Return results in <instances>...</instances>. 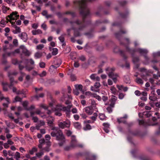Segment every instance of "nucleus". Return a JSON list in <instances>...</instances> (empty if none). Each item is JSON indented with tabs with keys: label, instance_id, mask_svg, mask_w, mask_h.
<instances>
[{
	"label": "nucleus",
	"instance_id": "obj_33",
	"mask_svg": "<svg viewBox=\"0 0 160 160\" xmlns=\"http://www.w3.org/2000/svg\"><path fill=\"white\" fill-rule=\"evenodd\" d=\"M37 151V149L35 147H33L32 149L29 151V153L31 155H33L34 152Z\"/></svg>",
	"mask_w": 160,
	"mask_h": 160
},
{
	"label": "nucleus",
	"instance_id": "obj_49",
	"mask_svg": "<svg viewBox=\"0 0 160 160\" xmlns=\"http://www.w3.org/2000/svg\"><path fill=\"white\" fill-rule=\"evenodd\" d=\"M58 39L62 43L64 42L65 39L64 37L62 35L61 36L58 38Z\"/></svg>",
	"mask_w": 160,
	"mask_h": 160
},
{
	"label": "nucleus",
	"instance_id": "obj_63",
	"mask_svg": "<svg viewBox=\"0 0 160 160\" xmlns=\"http://www.w3.org/2000/svg\"><path fill=\"white\" fill-rule=\"evenodd\" d=\"M32 119L34 122H37L38 120L37 117H32Z\"/></svg>",
	"mask_w": 160,
	"mask_h": 160
},
{
	"label": "nucleus",
	"instance_id": "obj_37",
	"mask_svg": "<svg viewBox=\"0 0 160 160\" xmlns=\"http://www.w3.org/2000/svg\"><path fill=\"white\" fill-rule=\"evenodd\" d=\"M118 2L119 4L122 6L124 5L127 3V2L124 0H119Z\"/></svg>",
	"mask_w": 160,
	"mask_h": 160
},
{
	"label": "nucleus",
	"instance_id": "obj_50",
	"mask_svg": "<svg viewBox=\"0 0 160 160\" xmlns=\"http://www.w3.org/2000/svg\"><path fill=\"white\" fill-rule=\"evenodd\" d=\"M3 99H5L8 103H9V98H8L4 97L2 94V95L0 96V99L1 100H2Z\"/></svg>",
	"mask_w": 160,
	"mask_h": 160
},
{
	"label": "nucleus",
	"instance_id": "obj_47",
	"mask_svg": "<svg viewBox=\"0 0 160 160\" xmlns=\"http://www.w3.org/2000/svg\"><path fill=\"white\" fill-rule=\"evenodd\" d=\"M113 108L114 107L111 106L110 105H109V106L107 108V110L109 113H110L112 112V108Z\"/></svg>",
	"mask_w": 160,
	"mask_h": 160
},
{
	"label": "nucleus",
	"instance_id": "obj_24",
	"mask_svg": "<svg viewBox=\"0 0 160 160\" xmlns=\"http://www.w3.org/2000/svg\"><path fill=\"white\" fill-rule=\"evenodd\" d=\"M62 60L61 59L59 58L55 60L54 61V64L58 66V67H59L62 63Z\"/></svg>",
	"mask_w": 160,
	"mask_h": 160
},
{
	"label": "nucleus",
	"instance_id": "obj_57",
	"mask_svg": "<svg viewBox=\"0 0 160 160\" xmlns=\"http://www.w3.org/2000/svg\"><path fill=\"white\" fill-rule=\"evenodd\" d=\"M39 65L40 68H44L45 67V63L43 62H41L39 63Z\"/></svg>",
	"mask_w": 160,
	"mask_h": 160
},
{
	"label": "nucleus",
	"instance_id": "obj_29",
	"mask_svg": "<svg viewBox=\"0 0 160 160\" xmlns=\"http://www.w3.org/2000/svg\"><path fill=\"white\" fill-rule=\"evenodd\" d=\"M117 121L119 123H122L124 124H127V121L123 119V118H121L117 119Z\"/></svg>",
	"mask_w": 160,
	"mask_h": 160
},
{
	"label": "nucleus",
	"instance_id": "obj_35",
	"mask_svg": "<svg viewBox=\"0 0 160 160\" xmlns=\"http://www.w3.org/2000/svg\"><path fill=\"white\" fill-rule=\"evenodd\" d=\"M28 102L27 101H25L23 102L22 103V105L23 107L24 108L25 110H27L28 108Z\"/></svg>",
	"mask_w": 160,
	"mask_h": 160
},
{
	"label": "nucleus",
	"instance_id": "obj_26",
	"mask_svg": "<svg viewBox=\"0 0 160 160\" xmlns=\"http://www.w3.org/2000/svg\"><path fill=\"white\" fill-rule=\"evenodd\" d=\"M74 127L78 129H80L82 127L80 123L78 122H76L74 123Z\"/></svg>",
	"mask_w": 160,
	"mask_h": 160
},
{
	"label": "nucleus",
	"instance_id": "obj_60",
	"mask_svg": "<svg viewBox=\"0 0 160 160\" xmlns=\"http://www.w3.org/2000/svg\"><path fill=\"white\" fill-rule=\"evenodd\" d=\"M35 108L34 106L33 105H31V106L29 108H27L26 110L27 111H31Z\"/></svg>",
	"mask_w": 160,
	"mask_h": 160
},
{
	"label": "nucleus",
	"instance_id": "obj_56",
	"mask_svg": "<svg viewBox=\"0 0 160 160\" xmlns=\"http://www.w3.org/2000/svg\"><path fill=\"white\" fill-rule=\"evenodd\" d=\"M105 117H106L104 114H100L99 115V118L102 120H104L105 118Z\"/></svg>",
	"mask_w": 160,
	"mask_h": 160
},
{
	"label": "nucleus",
	"instance_id": "obj_8",
	"mask_svg": "<svg viewBox=\"0 0 160 160\" xmlns=\"http://www.w3.org/2000/svg\"><path fill=\"white\" fill-rule=\"evenodd\" d=\"M58 125L60 128L64 129L65 128H69L70 125V122L69 121H64L63 122H59Z\"/></svg>",
	"mask_w": 160,
	"mask_h": 160
},
{
	"label": "nucleus",
	"instance_id": "obj_6",
	"mask_svg": "<svg viewBox=\"0 0 160 160\" xmlns=\"http://www.w3.org/2000/svg\"><path fill=\"white\" fill-rule=\"evenodd\" d=\"M18 74V72H9L8 73V75L10 81V83L9 85V87L11 88L13 86L14 83H17V81H14V78L12 75L15 76Z\"/></svg>",
	"mask_w": 160,
	"mask_h": 160
},
{
	"label": "nucleus",
	"instance_id": "obj_30",
	"mask_svg": "<svg viewBox=\"0 0 160 160\" xmlns=\"http://www.w3.org/2000/svg\"><path fill=\"white\" fill-rule=\"evenodd\" d=\"M22 98L19 97L18 96H16L14 99L13 101V102H21L22 101Z\"/></svg>",
	"mask_w": 160,
	"mask_h": 160
},
{
	"label": "nucleus",
	"instance_id": "obj_32",
	"mask_svg": "<svg viewBox=\"0 0 160 160\" xmlns=\"http://www.w3.org/2000/svg\"><path fill=\"white\" fill-rule=\"evenodd\" d=\"M7 55L8 56H10L11 55H14V52L12 51L8 52L7 53H4L2 55V57L4 59H5L6 57V55Z\"/></svg>",
	"mask_w": 160,
	"mask_h": 160
},
{
	"label": "nucleus",
	"instance_id": "obj_42",
	"mask_svg": "<svg viewBox=\"0 0 160 160\" xmlns=\"http://www.w3.org/2000/svg\"><path fill=\"white\" fill-rule=\"evenodd\" d=\"M2 84L3 85V90L5 91H7L8 89L7 85H8V83H4V82H2Z\"/></svg>",
	"mask_w": 160,
	"mask_h": 160
},
{
	"label": "nucleus",
	"instance_id": "obj_27",
	"mask_svg": "<svg viewBox=\"0 0 160 160\" xmlns=\"http://www.w3.org/2000/svg\"><path fill=\"white\" fill-rule=\"evenodd\" d=\"M43 154L44 152L42 151V149H40V152L36 153V156L38 158H40Z\"/></svg>",
	"mask_w": 160,
	"mask_h": 160
},
{
	"label": "nucleus",
	"instance_id": "obj_46",
	"mask_svg": "<svg viewBox=\"0 0 160 160\" xmlns=\"http://www.w3.org/2000/svg\"><path fill=\"white\" fill-rule=\"evenodd\" d=\"M136 82L138 84H142L143 81L142 80L139 78H137L136 79Z\"/></svg>",
	"mask_w": 160,
	"mask_h": 160
},
{
	"label": "nucleus",
	"instance_id": "obj_5",
	"mask_svg": "<svg viewBox=\"0 0 160 160\" xmlns=\"http://www.w3.org/2000/svg\"><path fill=\"white\" fill-rule=\"evenodd\" d=\"M18 12H13L10 15L8 16V17L6 18L7 21L6 23H8L9 22H11L12 25H13L15 22H11V20H14L19 18V16L17 15Z\"/></svg>",
	"mask_w": 160,
	"mask_h": 160
},
{
	"label": "nucleus",
	"instance_id": "obj_34",
	"mask_svg": "<svg viewBox=\"0 0 160 160\" xmlns=\"http://www.w3.org/2000/svg\"><path fill=\"white\" fill-rule=\"evenodd\" d=\"M83 129L85 131L90 130L91 129V127L89 124H86L85 127H83Z\"/></svg>",
	"mask_w": 160,
	"mask_h": 160
},
{
	"label": "nucleus",
	"instance_id": "obj_16",
	"mask_svg": "<svg viewBox=\"0 0 160 160\" xmlns=\"http://www.w3.org/2000/svg\"><path fill=\"white\" fill-rule=\"evenodd\" d=\"M117 98L115 96H112V97L111 98L110 100V106L112 107H114L115 102L117 100Z\"/></svg>",
	"mask_w": 160,
	"mask_h": 160
},
{
	"label": "nucleus",
	"instance_id": "obj_55",
	"mask_svg": "<svg viewBox=\"0 0 160 160\" xmlns=\"http://www.w3.org/2000/svg\"><path fill=\"white\" fill-rule=\"evenodd\" d=\"M13 27L15 28V30L18 33H19L21 32V29L20 27L17 26L15 25H14Z\"/></svg>",
	"mask_w": 160,
	"mask_h": 160
},
{
	"label": "nucleus",
	"instance_id": "obj_38",
	"mask_svg": "<svg viewBox=\"0 0 160 160\" xmlns=\"http://www.w3.org/2000/svg\"><path fill=\"white\" fill-rule=\"evenodd\" d=\"M119 52H120V54L123 57L124 60H126L127 57L125 55L124 52L123 51L119 50Z\"/></svg>",
	"mask_w": 160,
	"mask_h": 160
},
{
	"label": "nucleus",
	"instance_id": "obj_58",
	"mask_svg": "<svg viewBox=\"0 0 160 160\" xmlns=\"http://www.w3.org/2000/svg\"><path fill=\"white\" fill-rule=\"evenodd\" d=\"M42 54L41 53L37 52L35 54V56L37 58H39L41 57L42 56Z\"/></svg>",
	"mask_w": 160,
	"mask_h": 160
},
{
	"label": "nucleus",
	"instance_id": "obj_18",
	"mask_svg": "<svg viewBox=\"0 0 160 160\" xmlns=\"http://www.w3.org/2000/svg\"><path fill=\"white\" fill-rule=\"evenodd\" d=\"M40 107L43 108L44 109L47 110V113L48 115H50L52 113V111L48 109V106L44 104H41L40 105Z\"/></svg>",
	"mask_w": 160,
	"mask_h": 160
},
{
	"label": "nucleus",
	"instance_id": "obj_40",
	"mask_svg": "<svg viewBox=\"0 0 160 160\" xmlns=\"http://www.w3.org/2000/svg\"><path fill=\"white\" fill-rule=\"evenodd\" d=\"M21 76L18 78V80L20 81H22L23 80V78L25 75V73L22 71L20 72Z\"/></svg>",
	"mask_w": 160,
	"mask_h": 160
},
{
	"label": "nucleus",
	"instance_id": "obj_61",
	"mask_svg": "<svg viewBox=\"0 0 160 160\" xmlns=\"http://www.w3.org/2000/svg\"><path fill=\"white\" fill-rule=\"evenodd\" d=\"M124 95L122 93H120L118 95V98L120 99H122L124 97Z\"/></svg>",
	"mask_w": 160,
	"mask_h": 160
},
{
	"label": "nucleus",
	"instance_id": "obj_36",
	"mask_svg": "<svg viewBox=\"0 0 160 160\" xmlns=\"http://www.w3.org/2000/svg\"><path fill=\"white\" fill-rule=\"evenodd\" d=\"M91 100V106H90L92 107L93 109H95L96 108V103L95 101L93 100Z\"/></svg>",
	"mask_w": 160,
	"mask_h": 160
},
{
	"label": "nucleus",
	"instance_id": "obj_12",
	"mask_svg": "<svg viewBox=\"0 0 160 160\" xmlns=\"http://www.w3.org/2000/svg\"><path fill=\"white\" fill-rule=\"evenodd\" d=\"M18 37L24 42H26L28 39L27 34L25 32H22L18 35Z\"/></svg>",
	"mask_w": 160,
	"mask_h": 160
},
{
	"label": "nucleus",
	"instance_id": "obj_13",
	"mask_svg": "<svg viewBox=\"0 0 160 160\" xmlns=\"http://www.w3.org/2000/svg\"><path fill=\"white\" fill-rule=\"evenodd\" d=\"M93 110L94 109L92 108V107L88 106L84 108L83 111L88 115H91L92 113Z\"/></svg>",
	"mask_w": 160,
	"mask_h": 160
},
{
	"label": "nucleus",
	"instance_id": "obj_54",
	"mask_svg": "<svg viewBox=\"0 0 160 160\" xmlns=\"http://www.w3.org/2000/svg\"><path fill=\"white\" fill-rule=\"evenodd\" d=\"M15 156L16 157V159L17 160H18V158H20V153L18 152L15 153Z\"/></svg>",
	"mask_w": 160,
	"mask_h": 160
},
{
	"label": "nucleus",
	"instance_id": "obj_62",
	"mask_svg": "<svg viewBox=\"0 0 160 160\" xmlns=\"http://www.w3.org/2000/svg\"><path fill=\"white\" fill-rule=\"evenodd\" d=\"M46 72L45 71H43L42 73L39 74V76L41 77H43L46 76Z\"/></svg>",
	"mask_w": 160,
	"mask_h": 160
},
{
	"label": "nucleus",
	"instance_id": "obj_17",
	"mask_svg": "<svg viewBox=\"0 0 160 160\" xmlns=\"http://www.w3.org/2000/svg\"><path fill=\"white\" fill-rule=\"evenodd\" d=\"M101 86V85L99 82H96L94 85V87L92 86L91 87V90L92 91L98 92V88H99Z\"/></svg>",
	"mask_w": 160,
	"mask_h": 160
},
{
	"label": "nucleus",
	"instance_id": "obj_22",
	"mask_svg": "<svg viewBox=\"0 0 160 160\" xmlns=\"http://www.w3.org/2000/svg\"><path fill=\"white\" fill-rule=\"evenodd\" d=\"M32 32L33 35H36L42 33V31L40 29H37V30H33L32 31Z\"/></svg>",
	"mask_w": 160,
	"mask_h": 160
},
{
	"label": "nucleus",
	"instance_id": "obj_44",
	"mask_svg": "<svg viewBox=\"0 0 160 160\" xmlns=\"http://www.w3.org/2000/svg\"><path fill=\"white\" fill-rule=\"evenodd\" d=\"M58 53V49L57 48H53L52 49V54L53 55H55L57 54Z\"/></svg>",
	"mask_w": 160,
	"mask_h": 160
},
{
	"label": "nucleus",
	"instance_id": "obj_53",
	"mask_svg": "<svg viewBox=\"0 0 160 160\" xmlns=\"http://www.w3.org/2000/svg\"><path fill=\"white\" fill-rule=\"evenodd\" d=\"M122 23L121 22H114L112 24V26H120L122 24Z\"/></svg>",
	"mask_w": 160,
	"mask_h": 160
},
{
	"label": "nucleus",
	"instance_id": "obj_23",
	"mask_svg": "<svg viewBox=\"0 0 160 160\" xmlns=\"http://www.w3.org/2000/svg\"><path fill=\"white\" fill-rule=\"evenodd\" d=\"M96 159V156L93 154H90L86 158V160H95Z\"/></svg>",
	"mask_w": 160,
	"mask_h": 160
},
{
	"label": "nucleus",
	"instance_id": "obj_9",
	"mask_svg": "<svg viewBox=\"0 0 160 160\" xmlns=\"http://www.w3.org/2000/svg\"><path fill=\"white\" fill-rule=\"evenodd\" d=\"M24 59H22V61H18L16 59H13L12 60V63L14 65L18 64L19 68L20 70H22L24 67L21 64V63L23 62Z\"/></svg>",
	"mask_w": 160,
	"mask_h": 160
},
{
	"label": "nucleus",
	"instance_id": "obj_15",
	"mask_svg": "<svg viewBox=\"0 0 160 160\" xmlns=\"http://www.w3.org/2000/svg\"><path fill=\"white\" fill-rule=\"evenodd\" d=\"M71 146L73 147L77 146V141L76 137L74 135L71 136Z\"/></svg>",
	"mask_w": 160,
	"mask_h": 160
},
{
	"label": "nucleus",
	"instance_id": "obj_3",
	"mask_svg": "<svg viewBox=\"0 0 160 160\" xmlns=\"http://www.w3.org/2000/svg\"><path fill=\"white\" fill-rule=\"evenodd\" d=\"M120 44L124 45L126 47V51L129 53H131L132 54L136 52H138L140 54L143 55L145 54H147L148 52L147 50L141 48H138L135 49L133 48H130L127 45H125L123 42L120 41Z\"/></svg>",
	"mask_w": 160,
	"mask_h": 160
},
{
	"label": "nucleus",
	"instance_id": "obj_21",
	"mask_svg": "<svg viewBox=\"0 0 160 160\" xmlns=\"http://www.w3.org/2000/svg\"><path fill=\"white\" fill-rule=\"evenodd\" d=\"M23 62H24L25 64L27 65H28V63H30L32 65H33L34 63V61L32 59H24V61H23Z\"/></svg>",
	"mask_w": 160,
	"mask_h": 160
},
{
	"label": "nucleus",
	"instance_id": "obj_11",
	"mask_svg": "<svg viewBox=\"0 0 160 160\" xmlns=\"http://www.w3.org/2000/svg\"><path fill=\"white\" fill-rule=\"evenodd\" d=\"M118 13L121 18H127L129 15V12L128 9H126L123 12H119Z\"/></svg>",
	"mask_w": 160,
	"mask_h": 160
},
{
	"label": "nucleus",
	"instance_id": "obj_14",
	"mask_svg": "<svg viewBox=\"0 0 160 160\" xmlns=\"http://www.w3.org/2000/svg\"><path fill=\"white\" fill-rule=\"evenodd\" d=\"M71 108V106L68 105L67 107H64V108L63 111L65 112L66 114V116L68 118L70 117V108Z\"/></svg>",
	"mask_w": 160,
	"mask_h": 160
},
{
	"label": "nucleus",
	"instance_id": "obj_31",
	"mask_svg": "<svg viewBox=\"0 0 160 160\" xmlns=\"http://www.w3.org/2000/svg\"><path fill=\"white\" fill-rule=\"evenodd\" d=\"M75 86L76 89L81 91L82 90V85H76Z\"/></svg>",
	"mask_w": 160,
	"mask_h": 160
},
{
	"label": "nucleus",
	"instance_id": "obj_64",
	"mask_svg": "<svg viewBox=\"0 0 160 160\" xmlns=\"http://www.w3.org/2000/svg\"><path fill=\"white\" fill-rule=\"evenodd\" d=\"M72 132L70 130H67L66 132L67 135L68 136H70L72 134Z\"/></svg>",
	"mask_w": 160,
	"mask_h": 160
},
{
	"label": "nucleus",
	"instance_id": "obj_10",
	"mask_svg": "<svg viewBox=\"0 0 160 160\" xmlns=\"http://www.w3.org/2000/svg\"><path fill=\"white\" fill-rule=\"evenodd\" d=\"M126 33L127 31H126L120 29L119 32L115 33V36L116 38L120 41L122 37V34Z\"/></svg>",
	"mask_w": 160,
	"mask_h": 160
},
{
	"label": "nucleus",
	"instance_id": "obj_20",
	"mask_svg": "<svg viewBox=\"0 0 160 160\" xmlns=\"http://www.w3.org/2000/svg\"><path fill=\"white\" fill-rule=\"evenodd\" d=\"M132 56V61L133 62L134 64H136L138 62L139 60V58L138 57H135L134 56V54L135 53H133V54H132L131 53H130Z\"/></svg>",
	"mask_w": 160,
	"mask_h": 160
},
{
	"label": "nucleus",
	"instance_id": "obj_7",
	"mask_svg": "<svg viewBox=\"0 0 160 160\" xmlns=\"http://www.w3.org/2000/svg\"><path fill=\"white\" fill-rule=\"evenodd\" d=\"M64 107L61 104L57 105L55 108V114L56 116H61L62 115L61 111H64Z\"/></svg>",
	"mask_w": 160,
	"mask_h": 160
},
{
	"label": "nucleus",
	"instance_id": "obj_28",
	"mask_svg": "<svg viewBox=\"0 0 160 160\" xmlns=\"http://www.w3.org/2000/svg\"><path fill=\"white\" fill-rule=\"evenodd\" d=\"M10 8L6 7L5 5H3L2 7V9L3 13H6L8 10H9Z\"/></svg>",
	"mask_w": 160,
	"mask_h": 160
},
{
	"label": "nucleus",
	"instance_id": "obj_41",
	"mask_svg": "<svg viewBox=\"0 0 160 160\" xmlns=\"http://www.w3.org/2000/svg\"><path fill=\"white\" fill-rule=\"evenodd\" d=\"M22 52L26 56H29L30 54L29 51L26 49H23L22 51Z\"/></svg>",
	"mask_w": 160,
	"mask_h": 160
},
{
	"label": "nucleus",
	"instance_id": "obj_2",
	"mask_svg": "<svg viewBox=\"0 0 160 160\" xmlns=\"http://www.w3.org/2000/svg\"><path fill=\"white\" fill-rule=\"evenodd\" d=\"M52 129L53 131L51 132V135L53 137H56L57 140L61 141L58 144L62 146L65 142V138L61 130L57 127H53Z\"/></svg>",
	"mask_w": 160,
	"mask_h": 160
},
{
	"label": "nucleus",
	"instance_id": "obj_51",
	"mask_svg": "<svg viewBox=\"0 0 160 160\" xmlns=\"http://www.w3.org/2000/svg\"><path fill=\"white\" fill-rule=\"evenodd\" d=\"M44 47V45L43 44H40L38 45L36 47V49L38 50H41Z\"/></svg>",
	"mask_w": 160,
	"mask_h": 160
},
{
	"label": "nucleus",
	"instance_id": "obj_48",
	"mask_svg": "<svg viewBox=\"0 0 160 160\" xmlns=\"http://www.w3.org/2000/svg\"><path fill=\"white\" fill-rule=\"evenodd\" d=\"M129 132L130 134L134 136H137L139 134V132L137 131L133 132H131L130 130H129Z\"/></svg>",
	"mask_w": 160,
	"mask_h": 160
},
{
	"label": "nucleus",
	"instance_id": "obj_59",
	"mask_svg": "<svg viewBox=\"0 0 160 160\" xmlns=\"http://www.w3.org/2000/svg\"><path fill=\"white\" fill-rule=\"evenodd\" d=\"M41 149H42V151H45L47 152H48L50 151V148L48 146H47Z\"/></svg>",
	"mask_w": 160,
	"mask_h": 160
},
{
	"label": "nucleus",
	"instance_id": "obj_52",
	"mask_svg": "<svg viewBox=\"0 0 160 160\" xmlns=\"http://www.w3.org/2000/svg\"><path fill=\"white\" fill-rule=\"evenodd\" d=\"M44 96V94L43 93H41L38 95H36L35 96V98L38 99L39 98H42Z\"/></svg>",
	"mask_w": 160,
	"mask_h": 160
},
{
	"label": "nucleus",
	"instance_id": "obj_43",
	"mask_svg": "<svg viewBox=\"0 0 160 160\" xmlns=\"http://www.w3.org/2000/svg\"><path fill=\"white\" fill-rule=\"evenodd\" d=\"M110 90L113 94H116L117 93V90L113 86H112L111 87Z\"/></svg>",
	"mask_w": 160,
	"mask_h": 160
},
{
	"label": "nucleus",
	"instance_id": "obj_4",
	"mask_svg": "<svg viewBox=\"0 0 160 160\" xmlns=\"http://www.w3.org/2000/svg\"><path fill=\"white\" fill-rule=\"evenodd\" d=\"M106 71L107 72L108 76L112 78L114 82L116 83L117 82V78L118 76L117 74H114L113 71L115 70L114 68H108L106 69Z\"/></svg>",
	"mask_w": 160,
	"mask_h": 160
},
{
	"label": "nucleus",
	"instance_id": "obj_1",
	"mask_svg": "<svg viewBox=\"0 0 160 160\" xmlns=\"http://www.w3.org/2000/svg\"><path fill=\"white\" fill-rule=\"evenodd\" d=\"M96 0H78L75 1L73 2L75 7L80 10V14L82 17V20L81 21L79 20L75 21L76 24L78 26V28L74 26L72 27V29L74 30V37H80L82 34L80 31L84 28L88 24L91 23L90 20L87 22L86 21L87 17L90 15L89 10L87 8L86 3L88 2H92Z\"/></svg>",
	"mask_w": 160,
	"mask_h": 160
},
{
	"label": "nucleus",
	"instance_id": "obj_39",
	"mask_svg": "<svg viewBox=\"0 0 160 160\" xmlns=\"http://www.w3.org/2000/svg\"><path fill=\"white\" fill-rule=\"evenodd\" d=\"M25 68L28 71H30L32 69H33L34 67L33 66H28L27 64H25Z\"/></svg>",
	"mask_w": 160,
	"mask_h": 160
},
{
	"label": "nucleus",
	"instance_id": "obj_45",
	"mask_svg": "<svg viewBox=\"0 0 160 160\" xmlns=\"http://www.w3.org/2000/svg\"><path fill=\"white\" fill-rule=\"evenodd\" d=\"M97 116V114L96 113H94L93 114V115L90 117V118L93 121H95Z\"/></svg>",
	"mask_w": 160,
	"mask_h": 160
},
{
	"label": "nucleus",
	"instance_id": "obj_25",
	"mask_svg": "<svg viewBox=\"0 0 160 160\" xmlns=\"http://www.w3.org/2000/svg\"><path fill=\"white\" fill-rule=\"evenodd\" d=\"M108 21L107 20H98L96 21V23H95V25H98L99 24L101 23H108Z\"/></svg>",
	"mask_w": 160,
	"mask_h": 160
},
{
	"label": "nucleus",
	"instance_id": "obj_19",
	"mask_svg": "<svg viewBox=\"0 0 160 160\" xmlns=\"http://www.w3.org/2000/svg\"><path fill=\"white\" fill-rule=\"evenodd\" d=\"M67 96L68 97V98H70V96L69 95H65L64 94L63 96L61 98V100L63 102L64 100H66L65 103L67 105H68L70 103V102L68 100H66V98H67Z\"/></svg>",
	"mask_w": 160,
	"mask_h": 160
}]
</instances>
